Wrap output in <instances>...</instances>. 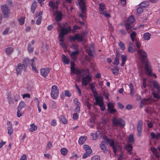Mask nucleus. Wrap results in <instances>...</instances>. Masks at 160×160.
Listing matches in <instances>:
<instances>
[{
  "label": "nucleus",
  "mask_w": 160,
  "mask_h": 160,
  "mask_svg": "<svg viewBox=\"0 0 160 160\" xmlns=\"http://www.w3.org/2000/svg\"><path fill=\"white\" fill-rule=\"evenodd\" d=\"M55 19L57 22V25L61 30L59 34V37L60 41H62L63 40L64 36L70 32L71 29L70 27H68L67 28H63L61 23L60 22V21H61L62 19V14L61 12L57 11L55 14Z\"/></svg>",
  "instance_id": "f257e3e1"
},
{
  "label": "nucleus",
  "mask_w": 160,
  "mask_h": 160,
  "mask_svg": "<svg viewBox=\"0 0 160 160\" xmlns=\"http://www.w3.org/2000/svg\"><path fill=\"white\" fill-rule=\"evenodd\" d=\"M137 54L141 62L145 65L144 69L146 73L150 74L151 72V66L148 64V55L144 51H137Z\"/></svg>",
  "instance_id": "f03ea898"
},
{
  "label": "nucleus",
  "mask_w": 160,
  "mask_h": 160,
  "mask_svg": "<svg viewBox=\"0 0 160 160\" xmlns=\"http://www.w3.org/2000/svg\"><path fill=\"white\" fill-rule=\"evenodd\" d=\"M78 3L81 13L79 14V17L82 20H85L86 18V6L85 0H78Z\"/></svg>",
  "instance_id": "7ed1b4c3"
},
{
  "label": "nucleus",
  "mask_w": 160,
  "mask_h": 160,
  "mask_svg": "<svg viewBox=\"0 0 160 160\" xmlns=\"http://www.w3.org/2000/svg\"><path fill=\"white\" fill-rule=\"evenodd\" d=\"M112 123L115 127L120 126V127H123L125 125V122L123 119L120 118L114 117L112 118Z\"/></svg>",
  "instance_id": "20e7f679"
},
{
  "label": "nucleus",
  "mask_w": 160,
  "mask_h": 160,
  "mask_svg": "<svg viewBox=\"0 0 160 160\" xmlns=\"http://www.w3.org/2000/svg\"><path fill=\"white\" fill-rule=\"evenodd\" d=\"M106 144H109L110 146L113 149L114 154H116L118 150V148L119 147V145L115 143L114 141L112 139L107 138L106 139Z\"/></svg>",
  "instance_id": "39448f33"
},
{
  "label": "nucleus",
  "mask_w": 160,
  "mask_h": 160,
  "mask_svg": "<svg viewBox=\"0 0 160 160\" xmlns=\"http://www.w3.org/2000/svg\"><path fill=\"white\" fill-rule=\"evenodd\" d=\"M59 89L56 85L52 86L51 95V97L53 99H55L59 94Z\"/></svg>",
  "instance_id": "423d86ee"
},
{
  "label": "nucleus",
  "mask_w": 160,
  "mask_h": 160,
  "mask_svg": "<svg viewBox=\"0 0 160 160\" xmlns=\"http://www.w3.org/2000/svg\"><path fill=\"white\" fill-rule=\"evenodd\" d=\"M155 100L151 98L142 99L140 102V108H141L145 105L151 104L152 102H155Z\"/></svg>",
  "instance_id": "0eeeda50"
},
{
  "label": "nucleus",
  "mask_w": 160,
  "mask_h": 160,
  "mask_svg": "<svg viewBox=\"0 0 160 160\" xmlns=\"http://www.w3.org/2000/svg\"><path fill=\"white\" fill-rule=\"evenodd\" d=\"M105 5L102 3H100L99 4V10L102 14L105 17L107 18L111 17L109 13H108L106 11Z\"/></svg>",
  "instance_id": "6e6552de"
},
{
  "label": "nucleus",
  "mask_w": 160,
  "mask_h": 160,
  "mask_svg": "<svg viewBox=\"0 0 160 160\" xmlns=\"http://www.w3.org/2000/svg\"><path fill=\"white\" fill-rule=\"evenodd\" d=\"M2 11L4 17L5 18H8L10 14V10L7 4H5L1 6Z\"/></svg>",
  "instance_id": "1a4fd4ad"
},
{
  "label": "nucleus",
  "mask_w": 160,
  "mask_h": 160,
  "mask_svg": "<svg viewBox=\"0 0 160 160\" xmlns=\"http://www.w3.org/2000/svg\"><path fill=\"white\" fill-rule=\"evenodd\" d=\"M143 123L141 121H139L138 122L137 125V130L138 133L137 135L138 137H140L141 136V133L142 129Z\"/></svg>",
  "instance_id": "9d476101"
},
{
  "label": "nucleus",
  "mask_w": 160,
  "mask_h": 160,
  "mask_svg": "<svg viewBox=\"0 0 160 160\" xmlns=\"http://www.w3.org/2000/svg\"><path fill=\"white\" fill-rule=\"evenodd\" d=\"M92 77L88 75L82 78V85L83 86H86L91 81Z\"/></svg>",
  "instance_id": "9b49d317"
},
{
  "label": "nucleus",
  "mask_w": 160,
  "mask_h": 160,
  "mask_svg": "<svg viewBox=\"0 0 160 160\" xmlns=\"http://www.w3.org/2000/svg\"><path fill=\"white\" fill-rule=\"evenodd\" d=\"M108 113L109 114H114L117 112L116 109L114 108V105L113 103L109 102L107 105Z\"/></svg>",
  "instance_id": "f8f14e48"
},
{
  "label": "nucleus",
  "mask_w": 160,
  "mask_h": 160,
  "mask_svg": "<svg viewBox=\"0 0 160 160\" xmlns=\"http://www.w3.org/2000/svg\"><path fill=\"white\" fill-rule=\"evenodd\" d=\"M70 40L71 41H74L77 40V41L82 42L83 41V38L80 36L79 34H77L74 36H71L69 37Z\"/></svg>",
  "instance_id": "ddd939ff"
},
{
  "label": "nucleus",
  "mask_w": 160,
  "mask_h": 160,
  "mask_svg": "<svg viewBox=\"0 0 160 160\" xmlns=\"http://www.w3.org/2000/svg\"><path fill=\"white\" fill-rule=\"evenodd\" d=\"M60 3L59 0L57 1L56 2L53 1H50L49 3V6L52 9H58V5Z\"/></svg>",
  "instance_id": "4468645a"
},
{
  "label": "nucleus",
  "mask_w": 160,
  "mask_h": 160,
  "mask_svg": "<svg viewBox=\"0 0 160 160\" xmlns=\"http://www.w3.org/2000/svg\"><path fill=\"white\" fill-rule=\"evenodd\" d=\"M50 70L51 69L50 68H42L40 70L41 75L44 78H46L48 75V74Z\"/></svg>",
  "instance_id": "2eb2a0df"
},
{
  "label": "nucleus",
  "mask_w": 160,
  "mask_h": 160,
  "mask_svg": "<svg viewBox=\"0 0 160 160\" xmlns=\"http://www.w3.org/2000/svg\"><path fill=\"white\" fill-rule=\"evenodd\" d=\"M23 67V65L20 63H19L17 65L16 68V70L17 71V75H18L19 74L21 73Z\"/></svg>",
  "instance_id": "dca6fc26"
},
{
  "label": "nucleus",
  "mask_w": 160,
  "mask_h": 160,
  "mask_svg": "<svg viewBox=\"0 0 160 160\" xmlns=\"http://www.w3.org/2000/svg\"><path fill=\"white\" fill-rule=\"evenodd\" d=\"M7 124L8 125V126L7 127L8 133L9 135H11L13 132L12 125L11 123V122L9 121L7 122Z\"/></svg>",
  "instance_id": "f3484780"
},
{
  "label": "nucleus",
  "mask_w": 160,
  "mask_h": 160,
  "mask_svg": "<svg viewBox=\"0 0 160 160\" xmlns=\"http://www.w3.org/2000/svg\"><path fill=\"white\" fill-rule=\"evenodd\" d=\"M95 99L96 102V104L98 105L102 104H103V98L102 97L101 98L100 97L98 96H95Z\"/></svg>",
  "instance_id": "a211bd4d"
},
{
  "label": "nucleus",
  "mask_w": 160,
  "mask_h": 160,
  "mask_svg": "<svg viewBox=\"0 0 160 160\" xmlns=\"http://www.w3.org/2000/svg\"><path fill=\"white\" fill-rule=\"evenodd\" d=\"M32 60H30L28 58H26L25 59L23 62L22 64L24 66V67L26 69L27 66L31 64Z\"/></svg>",
  "instance_id": "6ab92c4d"
},
{
  "label": "nucleus",
  "mask_w": 160,
  "mask_h": 160,
  "mask_svg": "<svg viewBox=\"0 0 160 160\" xmlns=\"http://www.w3.org/2000/svg\"><path fill=\"white\" fill-rule=\"evenodd\" d=\"M100 147L101 149L103 150L104 153H107L108 151V149L107 148L105 144V142H102L101 144H100Z\"/></svg>",
  "instance_id": "aec40b11"
},
{
  "label": "nucleus",
  "mask_w": 160,
  "mask_h": 160,
  "mask_svg": "<svg viewBox=\"0 0 160 160\" xmlns=\"http://www.w3.org/2000/svg\"><path fill=\"white\" fill-rule=\"evenodd\" d=\"M125 148L128 152V154L131 155L132 153V147L131 144H128L126 145L125 146Z\"/></svg>",
  "instance_id": "412c9836"
},
{
  "label": "nucleus",
  "mask_w": 160,
  "mask_h": 160,
  "mask_svg": "<svg viewBox=\"0 0 160 160\" xmlns=\"http://www.w3.org/2000/svg\"><path fill=\"white\" fill-rule=\"evenodd\" d=\"M82 72L81 70H79L78 69H75L74 70L71 72V74L74 75L75 73L78 76H81Z\"/></svg>",
  "instance_id": "4be33fe9"
},
{
  "label": "nucleus",
  "mask_w": 160,
  "mask_h": 160,
  "mask_svg": "<svg viewBox=\"0 0 160 160\" xmlns=\"http://www.w3.org/2000/svg\"><path fill=\"white\" fill-rule=\"evenodd\" d=\"M79 51H75V52H72L70 54V56L71 58L74 60L76 59L77 56L79 53Z\"/></svg>",
  "instance_id": "5701e85b"
},
{
  "label": "nucleus",
  "mask_w": 160,
  "mask_h": 160,
  "mask_svg": "<svg viewBox=\"0 0 160 160\" xmlns=\"http://www.w3.org/2000/svg\"><path fill=\"white\" fill-rule=\"evenodd\" d=\"M62 62L66 64H68L69 63V59L66 57V56L63 54L62 57Z\"/></svg>",
  "instance_id": "b1692460"
},
{
  "label": "nucleus",
  "mask_w": 160,
  "mask_h": 160,
  "mask_svg": "<svg viewBox=\"0 0 160 160\" xmlns=\"http://www.w3.org/2000/svg\"><path fill=\"white\" fill-rule=\"evenodd\" d=\"M37 3L36 1H33V3L32 4L31 7V11L33 13H34L36 8L37 7Z\"/></svg>",
  "instance_id": "393cba45"
},
{
  "label": "nucleus",
  "mask_w": 160,
  "mask_h": 160,
  "mask_svg": "<svg viewBox=\"0 0 160 160\" xmlns=\"http://www.w3.org/2000/svg\"><path fill=\"white\" fill-rule=\"evenodd\" d=\"M87 138L86 136H81L79 138L78 140V143L82 145L84 143L86 140Z\"/></svg>",
  "instance_id": "a878e982"
},
{
  "label": "nucleus",
  "mask_w": 160,
  "mask_h": 160,
  "mask_svg": "<svg viewBox=\"0 0 160 160\" xmlns=\"http://www.w3.org/2000/svg\"><path fill=\"white\" fill-rule=\"evenodd\" d=\"M32 68V69L36 72L38 73V70L35 66V62L34 59H32L31 61V64L30 65Z\"/></svg>",
  "instance_id": "bb28decb"
},
{
  "label": "nucleus",
  "mask_w": 160,
  "mask_h": 160,
  "mask_svg": "<svg viewBox=\"0 0 160 160\" xmlns=\"http://www.w3.org/2000/svg\"><path fill=\"white\" fill-rule=\"evenodd\" d=\"M129 87L130 90V94L131 96L132 97L133 96V94L134 93V89L132 83H130L129 84Z\"/></svg>",
  "instance_id": "cd10ccee"
},
{
  "label": "nucleus",
  "mask_w": 160,
  "mask_h": 160,
  "mask_svg": "<svg viewBox=\"0 0 160 160\" xmlns=\"http://www.w3.org/2000/svg\"><path fill=\"white\" fill-rule=\"evenodd\" d=\"M60 120L63 124H66L67 123V120L64 116L61 115L59 117Z\"/></svg>",
  "instance_id": "c85d7f7f"
},
{
  "label": "nucleus",
  "mask_w": 160,
  "mask_h": 160,
  "mask_svg": "<svg viewBox=\"0 0 160 160\" xmlns=\"http://www.w3.org/2000/svg\"><path fill=\"white\" fill-rule=\"evenodd\" d=\"M151 36L150 34L147 32L144 34L143 38L145 40H148L150 39Z\"/></svg>",
  "instance_id": "c756f323"
},
{
  "label": "nucleus",
  "mask_w": 160,
  "mask_h": 160,
  "mask_svg": "<svg viewBox=\"0 0 160 160\" xmlns=\"http://www.w3.org/2000/svg\"><path fill=\"white\" fill-rule=\"evenodd\" d=\"M30 126V128H29V130L31 132L35 131L37 129V127L35 125L34 123L31 124Z\"/></svg>",
  "instance_id": "7c9ffc66"
},
{
  "label": "nucleus",
  "mask_w": 160,
  "mask_h": 160,
  "mask_svg": "<svg viewBox=\"0 0 160 160\" xmlns=\"http://www.w3.org/2000/svg\"><path fill=\"white\" fill-rule=\"evenodd\" d=\"M135 19L133 15H131L127 20V22L129 24H131L134 22Z\"/></svg>",
  "instance_id": "2f4dec72"
},
{
  "label": "nucleus",
  "mask_w": 160,
  "mask_h": 160,
  "mask_svg": "<svg viewBox=\"0 0 160 160\" xmlns=\"http://www.w3.org/2000/svg\"><path fill=\"white\" fill-rule=\"evenodd\" d=\"M89 86L92 91V92L93 94H97L96 92V90L95 88V86L92 83L89 84Z\"/></svg>",
  "instance_id": "473e14b6"
},
{
  "label": "nucleus",
  "mask_w": 160,
  "mask_h": 160,
  "mask_svg": "<svg viewBox=\"0 0 160 160\" xmlns=\"http://www.w3.org/2000/svg\"><path fill=\"white\" fill-rule=\"evenodd\" d=\"M149 5V2L148 1H145L141 3L139 5L142 7L145 8Z\"/></svg>",
  "instance_id": "72a5a7b5"
},
{
  "label": "nucleus",
  "mask_w": 160,
  "mask_h": 160,
  "mask_svg": "<svg viewBox=\"0 0 160 160\" xmlns=\"http://www.w3.org/2000/svg\"><path fill=\"white\" fill-rule=\"evenodd\" d=\"M26 106L25 103L22 101H21L18 106V109L21 110L22 108H24Z\"/></svg>",
  "instance_id": "f704fd0d"
},
{
  "label": "nucleus",
  "mask_w": 160,
  "mask_h": 160,
  "mask_svg": "<svg viewBox=\"0 0 160 160\" xmlns=\"http://www.w3.org/2000/svg\"><path fill=\"white\" fill-rule=\"evenodd\" d=\"M60 151L62 155L65 156L67 154L68 152V150L66 148H62L61 149Z\"/></svg>",
  "instance_id": "c9c22d12"
},
{
  "label": "nucleus",
  "mask_w": 160,
  "mask_h": 160,
  "mask_svg": "<svg viewBox=\"0 0 160 160\" xmlns=\"http://www.w3.org/2000/svg\"><path fill=\"white\" fill-rule=\"evenodd\" d=\"M92 152L91 151H88L86 152V153L84 154L82 156V158L83 159H85L88 157L91 154Z\"/></svg>",
  "instance_id": "e433bc0d"
},
{
  "label": "nucleus",
  "mask_w": 160,
  "mask_h": 160,
  "mask_svg": "<svg viewBox=\"0 0 160 160\" xmlns=\"http://www.w3.org/2000/svg\"><path fill=\"white\" fill-rule=\"evenodd\" d=\"M153 85L154 87L155 88H156L158 90V91L159 92V90H160V87L158 85V83L157 82L155 81H154L153 82Z\"/></svg>",
  "instance_id": "4c0bfd02"
},
{
  "label": "nucleus",
  "mask_w": 160,
  "mask_h": 160,
  "mask_svg": "<svg viewBox=\"0 0 160 160\" xmlns=\"http://www.w3.org/2000/svg\"><path fill=\"white\" fill-rule=\"evenodd\" d=\"M24 19V17H21L19 19H18V20L20 25H22L24 24L25 21Z\"/></svg>",
  "instance_id": "58836bf2"
},
{
  "label": "nucleus",
  "mask_w": 160,
  "mask_h": 160,
  "mask_svg": "<svg viewBox=\"0 0 160 160\" xmlns=\"http://www.w3.org/2000/svg\"><path fill=\"white\" fill-rule=\"evenodd\" d=\"M136 33L134 31H133L132 33L130 34V37L132 42H133L135 40L134 37L136 36Z\"/></svg>",
  "instance_id": "ea45409f"
},
{
  "label": "nucleus",
  "mask_w": 160,
  "mask_h": 160,
  "mask_svg": "<svg viewBox=\"0 0 160 160\" xmlns=\"http://www.w3.org/2000/svg\"><path fill=\"white\" fill-rule=\"evenodd\" d=\"M143 83L142 85V86L141 88L142 89L143 88H145L147 86L146 83V78H142Z\"/></svg>",
  "instance_id": "a19ab883"
},
{
  "label": "nucleus",
  "mask_w": 160,
  "mask_h": 160,
  "mask_svg": "<svg viewBox=\"0 0 160 160\" xmlns=\"http://www.w3.org/2000/svg\"><path fill=\"white\" fill-rule=\"evenodd\" d=\"M83 148L86 152L88 151H91V152H92V150L91 148L89 146L87 145H84Z\"/></svg>",
  "instance_id": "79ce46f5"
},
{
  "label": "nucleus",
  "mask_w": 160,
  "mask_h": 160,
  "mask_svg": "<svg viewBox=\"0 0 160 160\" xmlns=\"http://www.w3.org/2000/svg\"><path fill=\"white\" fill-rule=\"evenodd\" d=\"M128 140L129 142H132L133 143L134 141V137L133 135H130L128 138Z\"/></svg>",
  "instance_id": "37998d69"
},
{
  "label": "nucleus",
  "mask_w": 160,
  "mask_h": 160,
  "mask_svg": "<svg viewBox=\"0 0 160 160\" xmlns=\"http://www.w3.org/2000/svg\"><path fill=\"white\" fill-rule=\"evenodd\" d=\"M118 45L120 48L121 49L123 50L125 49V47L124 43L121 41H120L118 43Z\"/></svg>",
  "instance_id": "c03bdc74"
},
{
  "label": "nucleus",
  "mask_w": 160,
  "mask_h": 160,
  "mask_svg": "<svg viewBox=\"0 0 160 160\" xmlns=\"http://www.w3.org/2000/svg\"><path fill=\"white\" fill-rule=\"evenodd\" d=\"M7 99L10 104H13L14 103V102L11 96H8L7 97Z\"/></svg>",
  "instance_id": "a18cd8bd"
},
{
  "label": "nucleus",
  "mask_w": 160,
  "mask_h": 160,
  "mask_svg": "<svg viewBox=\"0 0 160 160\" xmlns=\"http://www.w3.org/2000/svg\"><path fill=\"white\" fill-rule=\"evenodd\" d=\"M35 42L34 40H32L31 42H30L28 46V50H32V48H31V46L33 45Z\"/></svg>",
  "instance_id": "49530a36"
},
{
  "label": "nucleus",
  "mask_w": 160,
  "mask_h": 160,
  "mask_svg": "<svg viewBox=\"0 0 160 160\" xmlns=\"http://www.w3.org/2000/svg\"><path fill=\"white\" fill-rule=\"evenodd\" d=\"M113 73L115 75H117L118 73V70L117 68H113L112 69Z\"/></svg>",
  "instance_id": "de8ad7c7"
},
{
  "label": "nucleus",
  "mask_w": 160,
  "mask_h": 160,
  "mask_svg": "<svg viewBox=\"0 0 160 160\" xmlns=\"http://www.w3.org/2000/svg\"><path fill=\"white\" fill-rule=\"evenodd\" d=\"M80 105L77 106L74 109V112L76 113H79L80 111Z\"/></svg>",
  "instance_id": "09e8293b"
},
{
  "label": "nucleus",
  "mask_w": 160,
  "mask_h": 160,
  "mask_svg": "<svg viewBox=\"0 0 160 160\" xmlns=\"http://www.w3.org/2000/svg\"><path fill=\"white\" fill-rule=\"evenodd\" d=\"M119 63V59L118 57L116 55V58L115 59L114 62V64L117 65Z\"/></svg>",
  "instance_id": "8fccbe9b"
},
{
  "label": "nucleus",
  "mask_w": 160,
  "mask_h": 160,
  "mask_svg": "<svg viewBox=\"0 0 160 160\" xmlns=\"http://www.w3.org/2000/svg\"><path fill=\"white\" fill-rule=\"evenodd\" d=\"M100 158L98 156L95 155L92 157L91 160H100Z\"/></svg>",
  "instance_id": "3c124183"
},
{
  "label": "nucleus",
  "mask_w": 160,
  "mask_h": 160,
  "mask_svg": "<svg viewBox=\"0 0 160 160\" xmlns=\"http://www.w3.org/2000/svg\"><path fill=\"white\" fill-rule=\"evenodd\" d=\"M78 118V113H75L73 114V119L76 120H77Z\"/></svg>",
  "instance_id": "603ef678"
},
{
  "label": "nucleus",
  "mask_w": 160,
  "mask_h": 160,
  "mask_svg": "<svg viewBox=\"0 0 160 160\" xmlns=\"http://www.w3.org/2000/svg\"><path fill=\"white\" fill-rule=\"evenodd\" d=\"M130 24H129L127 22L125 24V26L127 30H129L131 28V26L130 25Z\"/></svg>",
  "instance_id": "864d4df0"
},
{
  "label": "nucleus",
  "mask_w": 160,
  "mask_h": 160,
  "mask_svg": "<svg viewBox=\"0 0 160 160\" xmlns=\"http://www.w3.org/2000/svg\"><path fill=\"white\" fill-rule=\"evenodd\" d=\"M65 96L68 97H70L71 96V94L68 90H65Z\"/></svg>",
  "instance_id": "5fc2aeb1"
},
{
  "label": "nucleus",
  "mask_w": 160,
  "mask_h": 160,
  "mask_svg": "<svg viewBox=\"0 0 160 160\" xmlns=\"http://www.w3.org/2000/svg\"><path fill=\"white\" fill-rule=\"evenodd\" d=\"M91 135L92 136V139L93 140H95L97 139L98 135L96 133L94 134L91 133Z\"/></svg>",
  "instance_id": "6e6d98bb"
},
{
  "label": "nucleus",
  "mask_w": 160,
  "mask_h": 160,
  "mask_svg": "<svg viewBox=\"0 0 160 160\" xmlns=\"http://www.w3.org/2000/svg\"><path fill=\"white\" fill-rule=\"evenodd\" d=\"M42 19V17H38L36 21V24L37 25H39L41 23Z\"/></svg>",
  "instance_id": "4d7b16f0"
},
{
  "label": "nucleus",
  "mask_w": 160,
  "mask_h": 160,
  "mask_svg": "<svg viewBox=\"0 0 160 160\" xmlns=\"http://www.w3.org/2000/svg\"><path fill=\"white\" fill-rule=\"evenodd\" d=\"M73 102L74 103L77 105V106L80 105V103L78 101V100L77 98H75L74 99Z\"/></svg>",
  "instance_id": "13d9d810"
},
{
  "label": "nucleus",
  "mask_w": 160,
  "mask_h": 160,
  "mask_svg": "<svg viewBox=\"0 0 160 160\" xmlns=\"http://www.w3.org/2000/svg\"><path fill=\"white\" fill-rule=\"evenodd\" d=\"M71 72L74 70L75 68L74 67L75 63L74 62H71Z\"/></svg>",
  "instance_id": "bf43d9fd"
},
{
  "label": "nucleus",
  "mask_w": 160,
  "mask_h": 160,
  "mask_svg": "<svg viewBox=\"0 0 160 160\" xmlns=\"http://www.w3.org/2000/svg\"><path fill=\"white\" fill-rule=\"evenodd\" d=\"M75 87L78 90V93H79V96H81V92L80 89V88H79V87L78 86L77 84H75Z\"/></svg>",
  "instance_id": "052dcab7"
},
{
  "label": "nucleus",
  "mask_w": 160,
  "mask_h": 160,
  "mask_svg": "<svg viewBox=\"0 0 160 160\" xmlns=\"http://www.w3.org/2000/svg\"><path fill=\"white\" fill-rule=\"evenodd\" d=\"M78 158L77 154L76 153H73L72 155L70 157L71 159H76Z\"/></svg>",
  "instance_id": "680f3d73"
},
{
  "label": "nucleus",
  "mask_w": 160,
  "mask_h": 160,
  "mask_svg": "<svg viewBox=\"0 0 160 160\" xmlns=\"http://www.w3.org/2000/svg\"><path fill=\"white\" fill-rule=\"evenodd\" d=\"M10 28L9 27H8L3 32L2 34L5 35L7 34Z\"/></svg>",
  "instance_id": "e2e57ef3"
},
{
  "label": "nucleus",
  "mask_w": 160,
  "mask_h": 160,
  "mask_svg": "<svg viewBox=\"0 0 160 160\" xmlns=\"http://www.w3.org/2000/svg\"><path fill=\"white\" fill-rule=\"evenodd\" d=\"M21 110L19 109H18V110L17 112V117L18 118H20L22 115V113L21 112Z\"/></svg>",
  "instance_id": "0e129e2a"
},
{
  "label": "nucleus",
  "mask_w": 160,
  "mask_h": 160,
  "mask_svg": "<svg viewBox=\"0 0 160 160\" xmlns=\"http://www.w3.org/2000/svg\"><path fill=\"white\" fill-rule=\"evenodd\" d=\"M20 160H27V156L25 154H23L20 158Z\"/></svg>",
  "instance_id": "69168bd1"
},
{
  "label": "nucleus",
  "mask_w": 160,
  "mask_h": 160,
  "mask_svg": "<svg viewBox=\"0 0 160 160\" xmlns=\"http://www.w3.org/2000/svg\"><path fill=\"white\" fill-rule=\"evenodd\" d=\"M117 105L118 107L121 109H123L124 108V106L120 102H117Z\"/></svg>",
  "instance_id": "338daca9"
},
{
  "label": "nucleus",
  "mask_w": 160,
  "mask_h": 160,
  "mask_svg": "<svg viewBox=\"0 0 160 160\" xmlns=\"http://www.w3.org/2000/svg\"><path fill=\"white\" fill-rule=\"evenodd\" d=\"M153 95L155 98L158 99H160V96L158 94L154 92L153 93Z\"/></svg>",
  "instance_id": "774afa93"
}]
</instances>
